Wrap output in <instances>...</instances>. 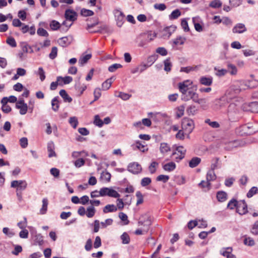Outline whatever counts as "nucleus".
Segmentation results:
<instances>
[{"instance_id":"nucleus-1","label":"nucleus","mask_w":258,"mask_h":258,"mask_svg":"<svg viewBox=\"0 0 258 258\" xmlns=\"http://www.w3.org/2000/svg\"><path fill=\"white\" fill-rule=\"evenodd\" d=\"M192 84L189 80H186L182 82L178 83V89L181 93V99L184 101H187L192 100L194 102L200 104L203 101L204 99H200L199 94L196 92V89L194 90L192 88H188V86Z\"/></svg>"},{"instance_id":"nucleus-2","label":"nucleus","mask_w":258,"mask_h":258,"mask_svg":"<svg viewBox=\"0 0 258 258\" xmlns=\"http://www.w3.org/2000/svg\"><path fill=\"white\" fill-rule=\"evenodd\" d=\"M241 135H251L258 132V127L252 123H247L240 127Z\"/></svg>"},{"instance_id":"nucleus-3","label":"nucleus","mask_w":258,"mask_h":258,"mask_svg":"<svg viewBox=\"0 0 258 258\" xmlns=\"http://www.w3.org/2000/svg\"><path fill=\"white\" fill-rule=\"evenodd\" d=\"M182 128L188 134H190L195 127L194 120L187 117H184L182 120Z\"/></svg>"},{"instance_id":"nucleus-4","label":"nucleus","mask_w":258,"mask_h":258,"mask_svg":"<svg viewBox=\"0 0 258 258\" xmlns=\"http://www.w3.org/2000/svg\"><path fill=\"white\" fill-rule=\"evenodd\" d=\"M151 223L150 217L148 215H142L138 222L139 226H143V231L146 233L148 231Z\"/></svg>"},{"instance_id":"nucleus-5","label":"nucleus","mask_w":258,"mask_h":258,"mask_svg":"<svg viewBox=\"0 0 258 258\" xmlns=\"http://www.w3.org/2000/svg\"><path fill=\"white\" fill-rule=\"evenodd\" d=\"M87 21H88V20H86ZM93 23H89L87 22L86 29L89 30L90 33H102L103 31L107 29V26L106 25H103L98 28V29L95 30H90V29L94 27L99 23V21L98 19L94 18L93 19Z\"/></svg>"},{"instance_id":"nucleus-6","label":"nucleus","mask_w":258,"mask_h":258,"mask_svg":"<svg viewBox=\"0 0 258 258\" xmlns=\"http://www.w3.org/2000/svg\"><path fill=\"white\" fill-rule=\"evenodd\" d=\"M11 187L17 188V191L25 190L27 186V182L25 180H13L11 183Z\"/></svg>"},{"instance_id":"nucleus-7","label":"nucleus","mask_w":258,"mask_h":258,"mask_svg":"<svg viewBox=\"0 0 258 258\" xmlns=\"http://www.w3.org/2000/svg\"><path fill=\"white\" fill-rule=\"evenodd\" d=\"M16 108L20 110L19 112L21 115L26 114L28 110V106L23 99H20L16 102Z\"/></svg>"},{"instance_id":"nucleus-8","label":"nucleus","mask_w":258,"mask_h":258,"mask_svg":"<svg viewBox=\"0 0 258 258\" xmlns=\"http://www.w3.org/2000/svg\"><path fill=\"white\" fill-rule=\"evenodd\" d=\"M127 170L129 172L136 174L140 173L142 171V168L141 165L137 162H133L129 164Z\"/></svg>"},{"instance_id":"nucleus-9","label":"nucleus","mask_w":258,"mask_h":258,"mask_svg":"<svg viewBox=\"0 0 258 258\" xmlns=\"http://www.w3.org/2000/svg\"><path fill=\"white\" fill-rule=\"evenodd\" d=\"M236 212L240 215H243L248 212L247 205L244 200H241L238 202Z\"/></svg>"},{"instance_id":"nucleus-10","label":"nucleus","mask_w":258,"mask_h":258,"mask_svg":"<svg viewBox=\"0 0 258 258\" xmlns=\"http://www.w3.org/2000/svg\"><path fill=\"white\" fill-rule=\"evenodd\" d=\"M77 13L71 10H67L65 12V17L67 20L71 21H74L77 19Z\"/></svg>"},{"instance_id":"nucleus-11","label":"nucleus","mask_w":258,"mask_h":258,"mask_svg":"<svg viewBox=\"0 0 258 258\" xmlns=\"http://www.w3.org/2000/svg\"><path fill=\"white\" fill-rule=\"evenodd\" d=\"M57 80L59 82V86H63V85L69 84L73 81L72 77L70 76H66L62 77L58 76L57 77Z\"/></svg>"},{"instance_id":"nucleus-12","label":"nucleus","mask_w":258,"mask_h":258,"mask_svg":"<svg viewBox=\"0 0 258 258\" xmlns=\"http://www.w3.org/2000/svg\"><path fill=\"white\" fill-rule=\"evenodd\" d=\"M232 248L231 247L224 248L221 251V254L226 258H236L235 255L232 253Z\"/></svg>"},{"instance_id":"nucleus-13","label":"nucleus","mask_w":258,"mask_h":258,"mask_svg":"<svg viewBox=\"0 0 258 258\" xmlns=\"http://www.w3.org/2000/svg\"><path fill=\"white\" fill-rule=\"evenodd\" d=\"M246 31L245 25L241 23L236 24L233 28L232 32L234 33H242Z\"/></svg>"},{"instance_id":"nucleus-14","label":"nucleus","mask_w":258,"mask_h":258,"mask_svg":"<svg viewBox=\"0 0 258 258\" xmlns=\"http://www.w3.org/2000/svg\"><path fill=\"white\" fill-rule=\"evenodd\" d=\"M240 146L239 141L238 140H234L228 142L225 145V149L227 150H231L234 148H237Z\"/></svg>"},{"instance_id":"nucleus-15","label":"nucleus","mask_w":258,"mask_h":258,"mask_svg":"<svg viewBox=\"0 0 258 258\" xmlns=\"http://www.w3.org/2000/svg\"><path fill=\"white\" fill-rule=\"evenodd\" d=\"M176 150L180 153L179 157H175V160L178 162L179 160L182 159L185 156L186 150L184 149L182 146H178L176 147Z\"/></svg>"},{"instance_id":"nucleus-16","label":"nucleus","mask_w":258,"mask_h":258,"mask_svg":"<svg viewBox=\"0 0 258 258\" xmlns=\"http://www.w3.org/2000/svg\"><path fill=\"white\" fill-rule=\"evenodd\" d=\"M48 205V201L47 198H44L42 200V206L40 210L39 213L41 215H44L46 213L47 211V207Z\"/></svg>"},{"instance_id":"nucleus-17","label":"nucleus","mask_w":258,"mask_h":258,"mask_svg":"<svg viewBox=\"0 0 258 258\" xmlns=\"http://www.w3.org/2000/svg\"><path fill=\"white\" fill-rule=\"evenodd\" d=\"M54 145L53 143H49L47 145V151L48 152V157L49 158L55 157L56 154L54 151Z\"/></svg>"},{"instance_id":"nucleus-18","label":"nucleus","mask_w":258,"mask_h":258,"mask_svg":"<svg viewBox=\"0 0 258 258\" xmlns=\"http://www.w3.org/2000/svg\"><path fill=\"white\" fill-rule=\"evenodd\" d=\"M117 210V208L114 205H107L105 206L103 209V212L104 213H107L109 212H116Z\"/></svg>"},{"instance_id":"nucleus-19","label":"nucleus","mask_w":258,"mask_h":258,"mask_svg":"<svg viewBox=\"0 0 258 258\" xmlns=\"http://www.w3.org/2000/svg\"><path fill=\"white\" fill-rule=\"evenodd\" d=\"M59 95L63 98V100L66 102H71L72 101V99L68 94L65 90L62 89L59 91Z\"/></svg>"},{"instance_id":"nucleus-20","label":"nucleus","mask_w":258,"mask_h":258,"mask_svg":"<svg viewBox=\"0 0 258 258\" xmlns=\"http://www.w3.org/2000/svg\"><path fill=\"white\" fill-rule=\"evenodd\" d=\"M227 195L223 191H219L217 193V198L219 202H223L227 199Z\"/></svg>"},{"instance_id":"nucleus-21","label":"nucleus","mask_w":258,"mask_h":258,"mask_svg":"<svg viewBox=\"0 0 258 258\" xmlns=\"http://www.w3.org/2000/svg\"><path fill=\"white\" fill-rule=\"evenodd\" d=\"M43 244V236L41 234H37L34 237V245H42Z\"/></svg>"},{"instance_id":"nucleus-22","label":"nucleus","mask_w":258,"mask_h":258,"mask_svg":"<svg viewBox=\"0 0 258 258\" xmlns=\"http://www.w3.org/2000/svg\"><path fill=\"white\" fill-rule=\"evenodd\" d=\"M176 26L174 25H171L169 27H167L164 29V35H166L168 34V37H170L172 33L175 31Z\"/></svg>"},{"instance_id":"nucleus-23","label":"nucleus","mask_w":258,"mask_h":258,"mask_svg":"<svg viewBox=\"0 0 258 258\" xmlns=\"http://www.w3.org/2000/svg\"><path fill=\"white\" fill-rule=\"evenodd\" d=\"M201 158L196 157L192 158L189 162V166L191 168H194L197 166L201 162Z\"/></svg>"},{"instance_id":"nucleus-24","label":"nucleus","mask_w":258,"mask_h":258,"mask_svg":"<svg viewBox=\"0 0 258 258\" xmlns=\"http://www.w3.org/2000/svg\"><path fill=\"white\" fill-rule=\"evenodd\" d=\"M163 168L165 171L170 172L175 169L176 165L174 162H170L163 165Z\"/></svg>"},{"instance_id":"nucleus-25","label":"nucleus","mask_w":258,"mask_h":258,"mask_svg":"<svg viewBox=\"0 0 258 258\" xmlns=\"http://www.w3.org/2000/svg\"><path fill=\"white\" fill-rule=\"evenodd\" d=\"M200 82L202 85L210 86L212 84V79L211 78L202 77L201 78Z\"/></svg>"},{"instance_id":"nucleus-26","label":"nucleus","mask_w":258,"mask_h":258,"mask_svg":"<svg viewBox=\"0 0 258 258\" xmlns=\"http://www.w3.org/2000/svg\"><path fill=\"white\" fill-rule=\"evenodd\" d=\"M57 98L58 97H55L53 98L51 101L52 109L54 111H58L59 107V101L57 99Z\"/></svg>"},{"instance_id":"nucleus-27","label":"nucleus","mask_w":258,"mask_h":258,"mask_svg":"<svg viewBox=\"0 0 258 258\" xmlns=\"http://www.w3.org/2000/svg\"><path fill=\"white\" fill-rule=\"evenodd\" d=\"M123 200L122 199H117V208L119 209V210H122L124 208V205H130L131 203V200H130L128 202H125V203L124 204L123 202Z\"/></svg>"},{"instance_id":"nucleus-28","label":"nucleus","mask_w":258,"mask_h":258,"mask_svg":"<svg viewBox=\"0 0 258 258\" xmlns=\"http://www.w3.org/2000/svg\"><path fill=\"white\" fill-rule=\"evenodd\" d=\"M160 151L162 153L164 154L170 151V148L167 143H162L160 144Z\"/></svg>"},{"instance_id":"nucleus-29","label":"nucleus","mask_w":258,"mask_h":258,"mask_svg":"<svg viewBox=\"0 0 258 258\" xmlns=\"http://www.w3.org/2000/svg\"><path fill=\"white\" fill-rule=\"evenodd\" d=\"M112 78L108 79L102 83V88L103 90H107L110 88V87L111 86L112 83Z\"/></svg>"},{"instance_id":"nucleus-30","label":"nucleus","mask_w":258,"mask_h":258,"mask_svg":"<svg viewBox=\"0 0 258 258\" xmlns=\"http://www.w3.org/2000/svg\"><path fill=\"white\" fill-rule=\"evenodd\" d=\"M249 110L251 112L258 113V102H252L249 104Z\"/></svg>"},{"instance_id":"nucleus-31","label":"nucleus","mask_w":258,"mask_h":258,"mask_svg":"<svg viewBox=\"0 0 258 258\" xmlns=\"http://www.w3.org/2000/svg\"><path fill=\"white\" fill-rule=\"evenodd\" d=\"M216 178V174L214 170H209L207 174V180L210 182L211 181L214 180Z\"/></svg>"},{"instance_id":"nucleus-32","label":"nucleus","mask_w":258,"mask_h":258,"mask_svg":"<svg viewBox=\"0 0 258 258\" xmlns=\"http://www.w3.org/2000/svg\"><path fill=\"white\" fill-rule=\"evenodd\" d=\"M228 72H229L231 75H235L237 74V70L236 66L231 63H228L227 65Z\"/></svg>"},{"instance_id":"nucleus-33","label":"nucleus","mask_w":258,"mask_h":258,"mask_svg":"<svg viewBox=\"0 0 258 258\" xmlns=\"http://www.w3.org/2000/svg\"><path fill=\"white\" fill-rule=\"evenodd\" d=\"M95 213V209L93 206L88 207L86 211V215L88 218H91L94 216Z\"/></svg>"},{"instance_id":"nucleus-34","label":"nucleus","mask_w":258,"mask_h":258,"mask_svg":"<svg viewBox=\"0 0 258 258\" xmlns=\"http://www.w3.org/2000/svg\"><path fill=\"white\" fill-rule=\"evenodd\" d=\"M91 57V53H83L82 57V65L86 63Z\"/></svg>"},{"instance_id":"nucleus-35","label":"nucleus","mask_w":258,"mask_h":258,"mask_svg":"<svg viewBox=\"0 0 258 258\" xmlns=\"http://www.w3.org/2000/svg\"><path fill=\"white\" fill-rule=\"evenodd\" d=\"M134 149L137 148L143 152H145V151L148 150V149H145V146L143 145L140 141H137L136 144L134 145H132Z\"/></svg>"},{"instance_id":"nucleus-36","label":"nucleus","mask_w":258,"mask_h":258,"mask_svg":"<svg viewBox=\"0 0 258 258\" xmlns=\"http://www.w3.org/2000/svg\"><path fill=\"white\" fill-rule=\"evenodd\" d=\"M238 203V202L236 200L233 199L229 202L227 205V208L230 210H233L235 208L237 209Z\"/></svg>"},{"instance_id":"nucleus-37","label":"nucleus","mask_w":258,"mask_h":258,"mask_svg":"<svg viewBox=\"0 0 258 258\" xmlns=\"http://www.w3.org/2000/svg\"><path fill=\"white\" fill-rule=\"evenodd\" d=\"M198 111L195 105H190L188 106L186 109V112L188 115H195Z\"/></svg>"},{"instance_id":"nucleus-38","label":"nucleus","mask_w":258,"mask_h":258,"mask_svg":"<svg viewBox=\"0 0 258 258\" xmlns=\"http://www.w3.org/2000/svg\"><path fill=\"white\" fill-rule=\"evenodd\" d=\"M181 15V12L178 9H176L173 11L169 15V19L170 20L176 19Z\"/></svg>"},{"instance_id":"nucleus-39","label":"nucleus","mask_w":258,"mask_h":258,"mask_svg":"<svg viewBox=\"0 0 258 258\" xmlns=\"http://www.w3.org/2000/svg\"><path fill=\"white\" fill-rule=\"evenodd\" d=\"M164 70L167 72L171 71V68L172 67V63L170 61V58H167L164 61Z\"/></svg>"},{"instance_id":"nucleus-40","label":"nucleus","mask_w":258,"mask_h":258,"mask_svg":"<svg viewBox=\"0 0 258 258\" xmlns=\"http://www.w3.org/2000/svg\"><path fill=\"white\" fill-rule=\"evenodd\" d=\"M123 244H128L130 242V237L128 234L124 232L120 236Z\"/></svg>"},{"instance_id":"nucleus-41","label":"nucleus","mask_w":258,"mask_h":258,"mask_svg":"<svg viewBox=\"0 0 258 258\" xmlns=\"http://www.w3.org/2000/svg\"><path fill=\"white\" fill-rule=\"evenodd\" d=\"M222 5V3L220 0H213L210 3L209 6L213 8H219Z\"/></svg>"},{"instance_id":"nucleus-42","label":"nucleus","mask_w":258,"mask_h":258,"mask_svg":"<svg viewBox=\"0 0 258 258\" xmlns=\"http://www.w3.org/2000/svg\"><path fill=\"white\" fill-rule=\"evenodd\" d=\"M60 27L59 23L55 20H52L50 23V27L52 30H57Z\"/></svg>"},{"instance_id":"nucleus-43","label":"nucleus","mask_w":258,"mask_h":258,"mask_svg":"<svg viewBox=\"0 0 258 258\" xmlns=\"http://www.w3.org/2000/svg\"><path fill=\"white\" fill-rule=\"evenodd\" d=\"M94 124L99 127H101L104 124L103 121L100 118L99 115L94 116Z\"/></svg>"},{"instance_id":"nucleus-44","label":"nucleus","mask_w":258,"mask_h":258,"mask_svg":"<svg viewBox=\"0 0 258 258\" xmlns=\"http://www.w3.org/2000/svg\"><path fill=\"white\" fill-rule=\"evenodd\" d=\"M184 106L183 105H181L177 108L176 111V116L177 118H180L184 114Z\"/></svg>"},{"instance_id":"nucleus-45","label":"nucleus","mask_w":258,"mask_h":258,"mask_svg":"<svg viewBox=\"0 0 258 258\" xmlns=\"http://www.w3.org/2000/svg\"><path fill=\"white\" fill-rule=\"evenodd\" d=\"M258 192V188L255 186L251 187L248 192L247 193L246 196L247 198H250L252 197L254 195Z\"/></svg>"},{"instance_id":"nucleus-46","label":"nucleus","mask_w":258,"mask_h":258,"mask_svg":"<svg viewBox=\"0 0 258 258\" xmlns=\"http://www.w3.org/2000/svg\"><path fill=\"white\" fill-rule=\"evenodd\" d=\"M71 125L74 128H76L78 124V119L76 117H71L69 121Z\"/></svg>"},{"instance_id":"nucleus-47","label":"nucleus","mask_w":258,"mask_h":258,"mask_svg":"<svg viewBox=\"0 0 258 258\" xmlns=\"http://www.w3.org/2000/svg\"><path fill=\"white\" fill-rule=\"evenodd\" d=\"M111 178V174L107 171L102 172L101 174V178L106 181H109Z\"/></svg>"},{"instance_id":"nucleus-48","label":"nucleus","mask_w":258,"mask_h":258,"mask_svg":"<svg viewBox=\"0 0 258 258\" xmlns=\"http://www.w3.org/2000/svg\"><path fill=\"white\" fill-rule=\"evenodd\" d=\"M185 40L186 39L184 37L178 36L173 41V43L175 45H182L184 43Z\"/></svg>"},{"instance_id":"nucleus-49","label":"nucleus","mask_w":258,"mask_h":258,"mask_svg":"<svg viewBox=\"0 0 258 258\" xmlns=\"http://www.w3.org/2000/svg\"><path fill=\"white\" fill-rule=\"evenodd\" d=\"M57 55V48L56 47L54 46L51 48V52L49 54V57L50 59H54Z\"/></svg>"},{"instance_id":"nucleus-50","label":"nucleus","mask_w":258,"mask_h":258,"mask_svg":"<svg viewBox=\"0 0 258 258\" xmlns=\"http://www.w3.org/2000/svg\"><path fill=\"white\" fill-rule=\"evenodd\" d=\"M37 33L40 36L48 37L49 35L47 31L42 28H39L37 29Z\"/></svg>"},{"instance_id":"nucleus-51","label":"nucleus","mask_w":258,"mask_h":258,"mask_svg":"<svg viewBox=\"0 0 258 258\" xmlns=\"http://www.w3.org/2000/svg\"><path fill=\"white\" fill-rule=\"evenodd\" d=\"M118 216L122 221L124 222L125 225H127L129 223L130 221L128 220L127 216L123 212H120L119 213Z\"/></svg>"},{"instance_id":"nucleus-52","label":"nucleus","mask_w":258,"mask_h":258,"mask_svg":"<svg viewBox=\"0 0 258 258\" xmlns=\"http://www.w3.org/2000/svg\"><path fill=\"white\" fill-rule=\"evenodd\" d=\"M110 188L108 187H103L100 190V195L101 197H104L106 196H109Z\"/></svg>"},{"instance_id":"nucleus-53","label":"nucleus","mask_w":258,"mask_h":258,"mask_svg":"<svg viewBox=\"0 0 258 258\" xmlns=\"http://www.w3.org/2000/svg\"><path fill=\"white\" fill-rule=\"evenodd\" d=\"M136 197L138 198L137 202V205H139L143 203V196L140 191H138L136 192Z\"/></svg>"},{"instance_id":"nucleus-54","label":"nucleus","mask_w":258,"mask_h":258,"mask_svg":"<svg viewBox=\"0 0 258 258\" xmlns=\"http://www.w3.org/2000/svg\"><path fill=\"white\" fill-rule=\"evenodd\" d=\"M94 15V12L90 10H87L86 9H82V16L87 17V16H91Z\"/></svg>"},{"instance_id":"nucleus-55","label":"nucleus","mask_w":258,"mask_h":258,"mask_svg":"<svg viewBox=\"0 0 258 258\" xmlns=\"http://www.w3.org/2000/svg\"><path fill=\"white\" fill-rule=\"evenodd\" d=\"M181 26L185 32H188L189 31L188 23L185 19H183L181 20Z\"/></svg>"},{"instance_id":"nucleus-56","label":"nucleus","mask_w":258,"mask_h":258,"mask_svg":"<svg viewBox=\"0 0 258 258\" xmlns=\"http://www.w3.org/2000/svg\"><path fill=\"white\" fill-rule=\"evenodd\" d=\"M151 183V179L149 177H144L141 180V184L142 186H146Z\"/></svg>"},{"instance_id":"nucleus-57","label":"nucleus","mask_w":258,"mask_h":258,"mask_svg":"<svg viewBox=\"0 0 258 258\" xmlns=\"http://www.w3.org/2000/svg\"><path fill=\"white\" fill-rule=\"evenodd\" d=\"M122 67V65L119 63H114L113 64H112L108 68V71L110 72H115L117 69L120 68Z\"/></svg>"},{"instance_id":"nucleus-58","label":"nucleus","mask_w":258,"mask_h":258,"mask_svg":"<svg viewBox=\"0 0 258 258\" xmlns=\"http://www.w3.org/2000/svg\"><path fill=\"white\" fill-rule=\"evenodd\" d=\"M6 41L9 45L13 47H15L17 46V43L13 37H8Z\"/></svg>"},{"instance_id":"nucleus-59","label":"nucleus","mask_w":258,"mask_h":258,"mask_svg":"<svg viewBox=\"0 0 258 258\" xmlns=\"http://www.w3.org/2000/svg\"><path fill=\"white\" fill-rule=\"evenodd\" d=\"M20 144L22 148H26L28 146V139L26 137H23L20 140Z\"/></svg>"},{"instance_id":"nucleus-60","label":"nucleus","mask_w":258,"mask_h":258,"mask_svg":"<svg viewBox=\"0 0 258 258\" xmlns=\"http://www.w3.org/2000/svg\"><path fill=\"white\" fill-rule=\"evenodd\" d=\"M156 56L155 55L150 56L147 58V65L149 67L151 66L156 60Z\"/></svg>"},{"instance_id":"nucleus-61","label":"nucleus","mask_w":258,"mask_h":258,"mask_svg":"<svg viewBox=\"0 0 258 258\" xmlns=\"http://www.w3.org/2000/svg\"><path fill=\"white\" fill-rule=\"evenodd\" d=\"M158 165V163L156 161H153L151 163L149 167V169L151 173H154L156 171V167Z\"/></svg>"},{"instance_id":"nucleus-62","label":"nucleus","mask_w":258,"mask_h":258,"mask_svg":"<svg viewBox=\"0 0 258 258\" xmlns=\"http://www.w3.org/2000/svg\"><path fill=\"white\" fill-rule=\"evenodd\" d=\"M169 179V177L168 175H160L158 176H157L156 180L157 181H163L164 183H165Z\"/></svg>"},{"instance_id":"nucleus-63","label":"nucleus","mask_w":258,"mask_h":258,"mask_svg":"<svg viewBox=\"0 0 258 258\" xmlns=\"http://www.w3.org/2000/svg\"><path fill=\"white\" fill-rule=\"evenodd\" d=\"M124 19V15L120 12L119 15L117 16V25L120 27L122 24V21Z\"/></svg>"},{"instance_id":"nucleus-64","label":"nucleus","mask_w":258,"mask_h":258,"mask_svg":"<svg viewBox=\"0 0 258 258\" xmlns=\"http://www.w3.org/2000/svg\"><path fill=\"white\" fill-rule=\"evenodd\" d=\"M251 233L254 235H258V221H256L252 226Z\"/></svg>"}]
</instances>
